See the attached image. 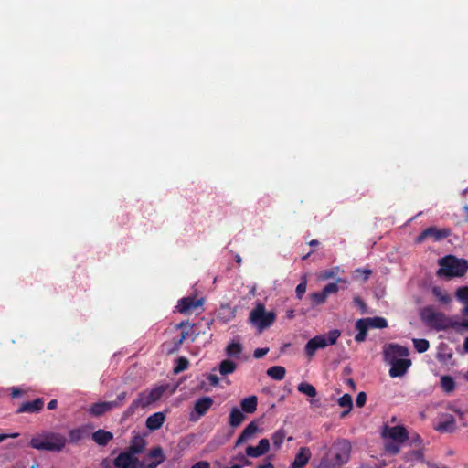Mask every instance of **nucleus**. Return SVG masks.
<instances>
[{
	"label": "nucleus",
	"instance_id": "f257e3e1",
	"mask_svg": "<svg viewBox=\"0 0 468 468\" xmlns=\"http://www.w3.org/2000/svg\"><path fill=\"white\" fill-rule=\"evenodd\" d=\"M383 354L384 360L390 365L389 376L391 378L404 376L411 366V361L407 358L409 349L405 346L388 344L384 347Z\"/></svg>",
	"mask_w": 468,
	"mask_h": 468
},
{
	"label": "nucleus",
	"instance_id": "f03ea898",
	"mask_svg": "<svg viewBox=\"0 0 468 468\" xmlns=\"http://www.w3.org/2000/svg\"><path fill=\"white\" fill-rule=\"evenodd\" d=\"M351 445L346 440L335 441L330 451L322 458L317 468H340L350 458Z\"/></svg>",
	"mask_w": 468,
	"mask_h": 468
},
{
	"label": "nucleus",
	"instance_id": "7ed1b4c3",
	"mask_svg": "<svg viewBox=\"0 0 468 468\" xmlns=\"http://www.w3.org/2000/svg\"><path fill=\"white\" fill-rule=\"evenodd\" d=\"M67 442L65 436L59 433H46L33 437L29 445L37 450L58 452L63 450Z\"/></svg>",
	"mask_w": 468,
	"mask_h": 468
},
{
	"label": "nucleus",
	"instance_id": "20e7f679",
	"mask_svg": "<svg viewBox=\"0 0 468 468\" xmlns=\"http://www.w3.org/2000/svg\"><path fill=\"white\" fill-rule=\"evenodd\" d=\"M439 265L441 266L437 271L439 276L463 277L468 271V261L453 255H447L440 259Z\"/></svg>",
	"mask_w": 468,
	"mask_h": 468
},
{
	"label": "nucleus",
	"instance_id": "39448f33",
	"mask_svg": "<svg viewBox=\"0 0 468 468\" xmlns=\"http://www.w3.org/2000/svg\"><path fill=\"white\" fill-rule=\"evenodd\" d=\"M420 316L428 326L437 331L452 328V319L443 313L436 312L431 306L422 308Z\"/></svg>",
	"mask_w": 468,
	"mask_h": 468
},
{
	"label": "nucleus",
	"instance_id": "423d86ee",
	"mask_svg": "<svg viewBox=\"0 0 468 468\" xmlns=\"http://www.w3.org/2000/svg\"><path fill=\"white\" fill-rule=\"evenodd\" d=\"M341 332L337 329L332 330L328 335H316L310 339L305 345L304 351L308 357L314 356L316 350L324 348L328 345H334L340 336Z\"/></svg>",
	"mask_w": 468,
	"mask_h": 468
},
{
	"label": "nucleus",
	"instance_id": "0eeeda50",
	"mask_svg": "<svg viewBox=\"0 0 468 468\" xmlns=\"http://www.w3.org/2000/svg\"><path fill=\"white\" fill-rule=\"evenodd\" d=\"M276 315L273 312H266L262 303H258L256 307L250 314V322L255 325L260 332L271 326L275 321Z\"/></svg>",
	"mask_w": 468,
	"mask_h": 468
},
{
	"label": "nucleus",
	"instance_id": "6e6552de",
	"mask_svg": "<svg viewBox=\"0 0 468 468\" xmlns=\"http://www.w3.org/2000/svg\"><path fill=\"white\" fill-rule=\"evenodd\" d=\"M165 391V387L160 386L153 388L149 393H141L139 397L133 401L126 411V415L133 414L139 407L144 408L151 403L158 400Z\"/></svg>",
	"mask_w": 468,
	"mask_h": 468
},
{
	"label": "nucleus",
	"instance_id": "1a4fd4ad",
	"mask_svg": "<svg viewBox=\"0 0 468 468\" xmlns=\"http://www.w3.org/2000/svg\"><path fill=\"white\" fill-rule=\"evenodd\" d=\"M214 399L211 397L204 396L195 401L194 409L189 414L190 421H197L212 407Z\"/></svg>",
	"mask_w": 468,
	"mask_h": 468
},
{
	"label": "nucleus",
	"instance_id": "9d476101",
	"mask_svg": "<svg viewBox=\"0 0 468 468\" xmlns=\"http://www.w3.org/2000/svg\"><path fill=\"white\" fill-rule=\"evenodd\" d=\"M383 437L389 438L395 442L401 443L408 440L409 433L403 426L388 427L385 426L382 431Z\"/></svg>",
	"mask_w": 468,
	"mask_h": 468
},
{
	"label": "nucleus",
	"instance_id": "9b49d317",
	"mask_svg": "<svg viewBox=\"0 0 468 468\" xmlns=\"http://www.w3.org/2000/svg\"><path fill=\"white\" fill-rule=\"evenodd\" d=\"M451 231L447 229H438L435 227H431L423 230L417 238L416 242L421 243L428 238H432L435 241L441 240L450 236Z\"/></svg>",
	"mask_w": 468,
	"mask_h": 468
},
{
	"label": "nucleus",
	"instance_id": "f8f14e48",
	"mask_svg": "<svg viewBox=\"0 0 468 468\" xmlns=\"http://www.w3.org/2000/svg\"><path fill=\"white\" fill-rule=\"evenodd\" d=\"M116 468H137L139 465L138 458L133 456L131 452H121L113 461Z\"/></svg>",
	"mask_w": 468,
	"mask_h": 468
},
{
	"label": "nucleus",
	"instance_id": "ddd939ff",
	"mask_svg": "<svg viewBox=\"0 0 468 468\" xmlns=\"http://www.w3.org/2000/svg\"><path fill=\"white\" fill-rule=\"evenodd\" d=\"M434 429L440 432H452L456 429L455 419L451 414H442Z\"/></svg>",
	"mask_w": 468,
	"mask_h": 468
},
{
	"label": "nucleus",
	"instance_id": "4468645a",
	"mask_svg": "<svg viewBox=\"0 0 468 468\" xmlns=\"http://www.w3.org/2000/svg\"><path fill=\"white\" fill-rule=\"evenodd\" d=\"M270 449V441L268 439H261L256 447L248 446L246 454L250 457L257 458L266 453Z\"/></svg>",
	"mask_w": 468,
	"mask_h": 468
},
{
	"label": "nucleus",
	"instance_id": "2eb2a0df",
	"mask_svg": "<svg viewBox=\"0 0 468 468\" xmlns=\"http://www.w3.org/2000/svg\"><path fill=\"white\" fill-rule=\"evenodd\" d=\"M311 458V452L307 447H302L292 463V468H303Z\"/></svg>",
	"mask_w": 468,
	"mask_h": 468
},
{
	"label": "nucleus",
	"instance_id": "dca6fc26",
	"mask_svg": "<svg viewBox=\"0 0 468 468\" xmlns=\"http://www.w3.org/2000/svg\"><path fill=\"white\" fill-rule=\"evenodd\" d=\"M202 303L203 299L196 301L194 298L186 297L180 300L177 308L180 313H187L189 311L195 310L198 306H201Z\"/></svg>",
	"mask_w": 468,
	"mask_h": 468
},
{
	"label": "nucleus",
	"instance_id": "f3484780",
	"mask_svg": "<svg viewBox=\"0 0 468 468\" xmlns=\"http://www.w3.org/2000/svg\"><path fill=\"white\" fill-rule=\"evenodd\" d=\"M119 403L117 401H107V402H100L93 404L90 412L94 416H101L106 411H109L112 408L118 407Z\"/></svg>",
	"mask_w": 468,
	"mask_h": 468
},
{
	"label": "nucleus",
	"instance_id": "a211bd4d",
	"mask_svg": "<svg viewBox=\"0 0 468 468\" xmlns=\"http://www.w3.org/2000/svg\"><path fill=\"white\" fill-rule=\"evenodd\" d=\"M406 463H410V467H413L416 462L424 463V454L422 448L410 451L403 455Z\"/></svg>",
	"mask_w": 468,
	"mask_h": 468
},
{
	"label": "nucleus",
	"instance_id": "6ab92c4d",
	"mask_svg": "<svg viewBox=\"0 0 468 468\" xmlns=\"http://www.w3.org/2000/svg\"><path fill=\"white\" fill-rule=\"evenodd\" d=\"M257 431H258V425L256 424L255 421H251L250 424H248L246 426V428L242 431V432L239 436V438L236 441V446H239V445L244 443L247 440H249L250 438L254 436V434L257 432Z\"/></svg>",
	"mask_w": 468,
	"mask_h": 468
},
{
	"label": "nucleus",
	"instance_id": "aec40b11",
	"mask_svg": "<svg viewBox=\"0 0 468 468\" xmlns=\"http://www.w3.org/2000/svg\"><path fill=\"white\" fill-rule=\"evenodd\" d=\"M257 431H258V425L256 424L255 421H251L250 424H248L246 426V428L242 431V432L239 436V438L236 441V446H239V445L244 443L247 440H249L250 438L254 436V434L257 432Z\"/></svg>",
	"mask_w": 468,
	"mask_h": 468
},
{
	"label": "nucleus",
	"instance_id": "412c9836",
	"mask_svg": "<svg viewBox=\"0 0 468 468\" xmlns=\"http://www.w3.org/2000/svg\"><path fill=\"white\" fill-rule=\"evenodd\" d=\"M245 420L244 412L237 408L234 407L231 409V411L229 416V425L232 428L239 427Z\"/></svg>",
	"mask_w": 468,
	"mask_h": 468
},
{
	"label": "nucleus",
	"instance_id": "4be33fe9",
	"mask_svg": "<svg viewBox=\"0 0 468 468\" xmlns=\"http://www.w3.org/2000/svg\"><path fill=\"white\" fill-rule=\"evenodd\" d=\"M113 438L112 432L100 429L92 433V440L101 446H105Z\"/></svg>",
	"mask_w": 468,
	"mask_h": 468
},
{
	"label": "nucleus",
	"instance_id": "5701e85b",
	"mask_svg": "<svg viewBox=\"0 0 468 468\" xmlns=\"http://www.w3.org/2000/svg\"><path fill=\"white\" fill-rule=\"evenodd\" d=\"M165 421V415L163 412H156L149 416L146 420V427L150 431H155L161 428Z\"/></svg>",
	"mask_w": 468,
	"mask_h": 468
},
{
	"label": "nucleus",
	"instance_id": "b1692460",
	"mask_svg": "<svg viewBox=\"0 0 468 468\" xmlns=\"http://www.w3.org/2000/svg\"><path fill=\"white\" fill-rule=\"evenodd\" d=\"M44 405V401L42 399H37L33 401L25 402L18 409L17 412H37L39 411Z\"/></svg>",
	"mask_w": 468,
	"mask_h": 468
},
{
	"label": "nucleus",
	"instance_id": "393cba45",
	"mask_svg": "<svg viewBox=\"0 0 468 468\" xmlns=\"http://www.w3.org/2000/svg\"><path fill=\"white\" fill-rule=\"evenodd\" d=\"M258 399L256 396H250L240 401L241 410L243 412L252 414L256 411Z\"/></svg>",
	"mask_w": 468,
	"mask_h": 468
},
{
	"label": "nucleus",
	"instance_id": "a878e982",
	"mask_svg": "<svg viewBox=\"0 0 468 468\" xmlns=\"http://www.w3.org/2000/svg\"><path fill=\"white\" fill-rule=\"evenodd\" d=\"M145 448V441L141 436H134L131 445L128 448V452H131L133 456H134L137 453H141L144 452Z\"/></svg>",
	"mask_w": 468,
	"mask_h": 468
},
{
	"label": "nucleus",
	"instance_id": "bb28decb",
	"mask_svg": "<svg viewBox=\"0 0 468 468\" xmlns=\"http://www.w3.org/2000/svg\"><path fill=\"white\" fill-rule=\"evenodd\" d=\"M236 369H237V364L230 359L223 360L218 366L219 373L223 376L231 374Z\"/></svg>",
	"mask_w": 468,
	"mask_h": 468
},
{
	"label": "nucleus",
	"instance_id": "cd10ccee",
	"mask_svg": "<svg viewBox=\"0 0 468 468\" xmlns=\"http://www.w3.org/2000/svg\"><path fill=\"white\" fill-rule=\"evenodd\" d=\"M226 354L229 357L238 358L242 351V346L239 342H231L227 346Z\"/></svg>",
	"mask_w": 468,
	"mask_h": 468
},
{
	"label": "nucleus",
	"instance_id": "c85d7f7f",
	"mask_svg": "<svg viewBox=\"0 0 468 468\" xmlns=\"http://www.w3.org/2000/svg\"><path fill=\"white\" fill-rule=\"evenodd\" d=\"M267 375L275 380H282L285 376V368L282 366H273L267 370Z\"/></svg>",
	"mask_w": 468,
	"mask_h": 468
},
{
	"label": "nucleus",
	"instance_id": "c756f323",
	"mask_svg": "<svg viewBox=\"0 0 468 468\" xmlns=\"http://www.w3.org/2000/svg\"><path fill=\"white\" fill-rule=\"evenodd\" d=\"M297 389L299 392L311 398H314L317 395L316 388L313 385L306 382H301L298 385Z\"/></svg>",
	"mask_w": 468,
	"mask_h": 468
},
{
	"label": "nucleus",
	"instance_id": "7c9ffc66",
	"mask_svg": "<svg viewBox=\"0 0 468 468\" xmlns=\"http://www.w3.org/2000/svg\"><path fill=\"white\" fill-rule=\"evenodd\" d=\"M441 386L445 392L451 393L455 388V382L452 377L442 376L441 378Z\"/></svg>",
	"mask_w": 468,
	"mask_h": 468
},
{
	"label": "nucleus",
	"instance_id": "2f4dec72",
	"mask_svg": "<svg viewBox=\"0 0 468 468\" xmlns=\"http://www.w3.org/2000/svg\"><path fill=\"white\" fill-rule=\"evenodd\" d=\"M369 327L373 328H386L388 322L382 317L367 318Z\"/></svg>",
	"mask_w": 468,
	"mask_h": 468
},
{
	"label": "nucleus",
	"instance_id": "473e14b6",
	"mask_svg": "<svg viewBox=\"0 0 468 468\" xmlns=\"http://www.w3.org/2000/svg\"><path fill=\"white\" fill-rule=\"evenodd\" d=\"M413 344H414L415 349L419 353H423V352L427 351L430 347V343L426 339H413Z\"/></svg>",
	"mask_w": 468,
	"mask_h": 468
},
{
	"label": "nucleus",
	"instance_id": "72a5a7b5",
	"mask_svg": "<svg viewBox=\"0 0 468 468\" xmlns=\"http://www.w3.org/2000/svg\"><path fill=\"white\" fill-rule=\"evenodd\" d=\"M284 438H285V431L283 430L277 431L276 432L273 433V435L271 437L273 445L276 448H280L283 442Z\"/></svg>",
	"mask_w": 468,
	"mask_h": 468
},
{
	"label": "nucleus",
	"instance_id": "f704fd0d",
	"mask_svg": "<svg viewBox=\"0 0 468 468\" xmlns=\"http://www.w3.org/2000/svg\"><path fill=\"white\" fill-rule=\"evenodd\" d=\"M338 405L342 408L351 410L353 408L352 397L349 394H345L338 399Z\"/></svg>",
	"mask_w": 468,
	"mask_h": 468
},
{
	"label": "nucleus",
	"instance_id": "c9c22d12",
	"mask_svg": "<svg viewBox=\"0 0 468 468\" xmlns=\"http://www.w3.org/2000/svg\"><path fill=\"white\" fill-rule=\"evenodd\" d=\"M455 295L463 303H468V286L458 288Z\"/></svg>",
	"mask_w": 468,
	"mask_h": 468
},
{
	"label": "nucleus",
	"instance_id": "e433bc0d",
	"mask_svg": "<svg viewBox=\"0 0 468 468\" xmlns=\"http://www.w3.org/2000/svg\"><path fill=\"white\" fill-rule=\"evenodd\" d=\"M148 457L153 459L154 461L155 460H161L162 459V463L165 461V455L163 454V450L161 447H155L154 449H152L150 451V452L148 453Z\"/></svg>",
	"mask_w": 468,
	"mask_h": 468
},
{
	"label": "nucleus",
	"instance_id": "4c0bfd02",
	"mask_svg": "<svg viewBox=\"0 0 468 468\" xmlns=\"http://www.w3.org/2000/svg\"><path fill=\"white\" fill-rule=\"evenodd\" d=\"M432 292L437 299L443 303H448L451 301V297L447 293L442 292L438 287H434Z\"/></svg>",
	"mask_w": 468,
	"mask_h": 468
},
{
	"label": "nucleus",
	"instance_id": "58836bf2",
	"mask_svg": "<svg viewBox=\"0 0 468 468\" xmlns=\"http://www.w3.org/2000/svg\"><path fill=\"white\" fill-rule=\"evenodd\" d=\"M83 437V431L80 429L71 430L69 433V438L70 442H78Z\"/></svg>",
	"mask_w": 468,
	"mask_h": 468
},
{
	"label": "nucleus",
	"instance_id": "ea45409f",
	"mask_svg": "<svg viewBox=\"0 0 468 468\" xmlns=\"http://www.w3.org/2000/svg\"><path fill=\"white\" fill-rule=\"evenodd\" d=\"M326 298L327 297L323 291L311 294V299L314 304H321V303H324Z\"/></svg>",
	"mask_w": 468,
	"mask_h": 468
},
{
	"label": "nucleus",
	"instance_id": "a19ab883",
	"mask_svg": "<svg viewBox=\"0 0 468 468\" xmlns=\"http://www.w3.org/2000/svg\"><path fill=\"white\" fill-rule=\"evenodd\" d=\"M368 327H369V324L367 323V318L359 319L356 322V329L358 330V332H360V333L367 335Z\"/></svg>",
	"mask_w": 468,
	"mask_h": 468
},
{
	"label": "nucleus",
	"instance_id": "79ce46f5",
	"mask_svg": "<svg viewBox=\"0 0 468 468\" xmlns=\"http://www.w3.org/2000/svg\"><path fill=\"white\" fill-rule=\"evenodd\" d=\"M385 449L388 453L393 455L399 453L400 450L399 446L394 442H388L385 445Z\"/></svg>",
	"mask_w": 468,
	"mask_h": 468
},
{
	"label": "nucleus",
	"instance_id": "37998d69",
	"mask_svg": "<svg viewBox=\"0 0 468 468\" xmlns=\"http://www.w3.org/2000/svg\"><path fill=\"white\" fill-rule=\"evenodd\" d=\"M338 291V286L335 282H331V283H328L327 285L324 286V288L323 289V292H324V294L326 295V297L330 294V293H335Z\"/></svg>",
	"mask_w": 468,
	"mask_h": 468
},
{
	"label": "nucleus",
	"instance_id": "c03bdc74",
	"mask_svg": "<svg viewBox=\"0 0 468 468\" xmlns=\"http://www.w3.org/2000/svg\"><path fill=\"white\" fill-rule=\"evenodd\" d=\"M187 366H188V361L186 359L179 358L177 366L175 367L174 371L176 373H179V372L184 371L185 369H186Z\"/></svg>",
	"mask_w": 468,
	"mask_h": 468
},
{
	"label": "nucleus",
	"instance_id": "a18cd8bd",
	"mask_svg": "<svg viewBox=\"0 0 468 468\" xmlns=\"http://www.w3.org/2000/svg\"><path fill=\"white\" fill-rule=\"evenodd\" d=\"M452 328L455 329L457 332H462L463 329L468 330V320L461 322V323L453 322Z\"/></svg>",
	"mask_w": 468,
	"mask_h": 468
},
{
	"label": "nucleus",
	"instance_id": "49530a36",
	"mask_svg": "<svg viewBox=\"0 0 468 468\" xmlns=\"http://www.w3.org/2000/svg\"><path fill=\"white\" fill-rule=\"evenodd\" d=\"M335 272L334 270H325L320 272L319 278L322 280H328L335 277Z\"/></svg>",
	"mask_w": 468,
	"mask_h": 468
},
{
	"label": "nucleus",
	"instance_id": "de8ad7c7",
	"mask_svg": "<svg viewBox=\"0 0 468 468\" xmlns=\"http://www.w3.org/2000/svg\"><path fill=\"white\" fill-rule=\"evenodd\" d=\"M366 400H367V394L365 392L358 393L356 399V406L359 408L363 407L366 404Z\"/></svg>",
	"mask_w": 468,
	"mask_h": 468
},
{
	"label": "nucleus",
	"instance_id": "09e8293b",
	"mask_svg": "<svg viewBox=\"0 0 468 468\" xmlns=\"http://www.w3.org/2000/svg\"><path fill=\"white\" fill-rule=\"evenodd\" d=\"M306 291V282H303L301 283H299L296 287V295L299 299H301L303 295V293L305 292Z\"/></svg>",
	"mask_w": 468,
	"mask_h": 468
},
{
	"label": "nucleus",
	"instance_id": "8fccbe9b",
	"mask_svg": "<svg viewBox=\"0 0 468 468\" xmlns=\"http://www.w3.org/2000/svg\"><path fill=\"white\" fill-rule=\"evenodd\" d=\"M269 352V348H257L255 351H254V357L259 359V358H261L262 356H264L267 353Z\"/></svg>",
	"mask_w": 468,
	"mask_h": 468
},
{
	"label": "nucleus",
	"instance_id": "3c124183",
	"mask_svg": "<svg viewBox=\"0 0 468 468\" xmlns=\"http://www.w3.org/2000/svg\"><path fill=\"white\" fill-rule=\"evenodd\" d=\"M354 303L362 309L363 313L366 312L367 305H366V303L363 302V300L359 296H356L354 298Z\"/></svg>",
	"mask_w": 468,
	"mask_h": 468
},
{
	"label": "nucleus",
	"instance_id": "603ef678",
	"mask_svg": "<svg viewBox=\"0 0 468 468\" xmlns=\"http://www.w3.org/2000/svg\"><path fill=\"white\" fill-rule=\"evenodd\" d=\"M160 463H162V459L152 461L151 463L145 464L142 463L140 466L144 468H156Z\"/></svg>",
	"mask_w": 468,
	"mask_h": 468
},
{
	"label": "nucleus",
	"instance_id": "864d4df0",
	"mask_svg": "<svg viewBox=\"0 0 468 468\" xmlns=\"http://www.w3.org/2000/svg\"><path fill=\"white\" fill-rule=\"evenodd\" d=\"M191 468H210V464L207 461H200L195 463Z\"/></svg>",
	"mask_w": 468,
	"mask_h": 468
},
{
	"label": "nucleus",
	"instance_id": "5fc2aeb1",
	"mask_svg": "<svg viewBox=\"0 0 468 468\" xmlns=\"http://www.w3.org/2000/svg\"><path fill=\"white\" fill-rule=\"evenodd\" d=\"M207 379H208L210 385H212L214 387L217 386L219 382L218 378L216 375H212V374L207 377Z\"/></svg>",
	"mask_w": 468,
	"mask_h": 468
},
{
	"label": "nucleus",
	"instance_id": "6e6d98bb",
	"mask_svg": "<svg viewBox=\"0 0 468 468\" xmlns=\"http://www.w3.org/2000/svg\"><path fill=\"white\" fill-rule=\"evenodd\" d=\"M366 336H367V335H366V334H363V333L358 332V334H357V335H356V336H355V340H356V342H359V343H360V342L365 341Z\"/></svg>",
	"mask_w": 468,
	"mask_h": 468
},
{
	"label": "nucleus",
	"instance_id": "4d7b16f0",
	"mask_svg": "<svg viewBox=\"0 0 468 468\" xmlns=\"http://www.w3.org/2000/svg\"><path fill=\"white\" fill-rule=\"evenodd\" d=\"M258 468H274L269 459L265 460Z\"/></svg>",
	"mask_w": 468,
	"mask_h": 468
},
{
	"label": "nucleus",
	"instance_id": "13d9d810",
	"mask_svg": "<svg viewBox=\"0 0 468 468\" xmlns=\"http://www.w3.org/2000/svg\"><path fill=\"white\" fill-rule=\"evenodd\" d=\"M56 407H57V400L56 399L50 400L48 402V410H54Z\"/></svg>",
	"mask_w": 468,
	"mask_h": 468
},
{
	"label": "nucleus",
	"instance_id": "bf43d9fd",
	"mask_svg": "<svg viewBox=\"0 0 468 468\" xmlns=\"http://www.w3.org/2000/svg\"><path fill=\"white\" fill-rule=\"evenodd\" d=\"M21 393H22L21 390L15 388V389H13L11 394H12L13 398H16V397L20 396Z\"/></svg>",
	"mask_w": 468,
	"mask_h": 468
},
{
	"label": "nucleus",
	"instance_id": "052dcab7",
	"mask_svg": "<svg viewBox=\"0 0 468 468\" xmlns=\"http://www.w3.org/2000/svg\"><path fill=\"white\" fill-rule=\"evenodd\" d=\"M125 398H126V393L122 392L118 395L116 401L119 403V401H122Z\"/></svg>",
	"mask_w": 468,
	"mask_h": 468
},
{
	"label": "nucleus",
	"instance_id": "680f3d73",
	"mask_svg": "<svg viewBox=\"0 0 468 468\" xmlns=\"http://www.w3.org/2000/svg\"><path fill=\"white\" fill-rule=\"evenodd\" d=\"M186 335L187 333L182 332L181 336L177 341V344H181L186 339Z\"/></svg>",
	"mask_w": 468,
	"mask_h": 468
},
{
	"label": "nucleus",
	"instance_id": "e2e57ef3",
	"mask_svg": "<svg viewBox=\"0 0 468 468\" xmlns=\"http://www.w3.org/2000/svg\"><path fill=\"white\" fill-rule=\"evenodd\" d=\"M347 384L352 388L353 390H355L356 384L352 378L347 379Z\"/></svg>",
	"mask_w": 468,
	"mask_h": 468
},
{
	"label": "nucleus",
	"instance_id": "0e129e2a",
	"mask_svg": "<svg viewBox=\"0 0 468 468\" xmlns=\"http://www.w3.org/2000/svg\"><path fill=\"white\" fill-rule=\"evenodd\" d=\"M463 349H464L465 352L468 353V337H466L464 342H463Z\"/></svg>",
	"mask_w": 468,
	"mask_h": 468
},
{
	"label": "nucleus",
	"instance_id": "69168bd1",
	"mask_svg": "<svg viewBox=\"0 0 468 468\" xmlns=\"http://www.w3.org/2000/svg\"><path fill=\"white\" fill-rule=\"evenodd\" d=\"M412 442H418L419 444L421 443V439L419 435H417L413 440Z\"/></svg>",
	"mask_w": 468,
	"mask_h": 468
},
{
	"label": "nucleus",
	"instance_id": "338daca9",
	"mask_svg": "<svg viewBox=\"0 0 468 468\" xmlns=\"http://www.w3.org/2000/svg\"><path fill=\"white\" fill-rule=\"evenodd\" d=\"M351 410H348V409H346L342 413H341V418H345Z\"/></svg>",
	"mask_w": 468,
	"mask_h": 468
},
{
	"label": "nucleus",
	"instance_id": "774afa93",
	"mask_svg": "<svg viewBox=\"0 0 468 468\" xmlns=\"http://www.w3.org/2000/svg\"><path fill=\"white\" fill-rule=\"evenodd\" d=\"M351 410H348V409H346L342 413H341V418H345Z\"/></svg>",
	"mask_w": 468,
	"mask_h": 468
}]
</instances>
